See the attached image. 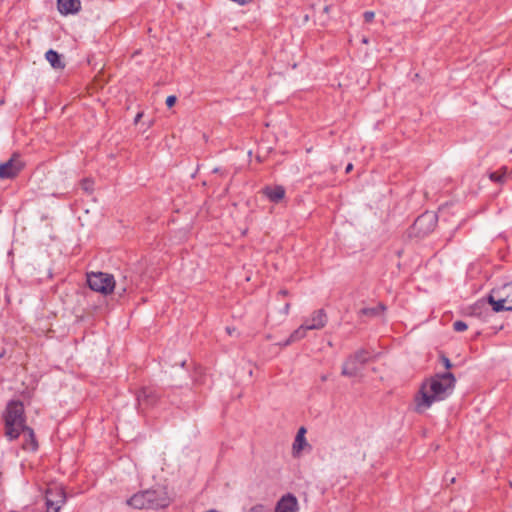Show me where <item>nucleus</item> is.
<instances>
[{
	"label": "nucleus",
	"mask_w": 512,
	"mask_h": 512,
	"mask_svg": "<svg viewBox=\"0 0 512 512\" xmlns=\"http://www.w3.org/2000/svg\"><path fill=\"white\" fill-rule=\"evenodd\" d=\"M142 116V114H137L136 118H135V122L137 123L138 119Z\"/></svg>",
	"instance_id": "33"
},
{
	"label": "nucleus",
	"mask_w": 512,
	"mask_h": 512,
	"mask_svg": "<svg viewBox=\"0 0 512 512\" xmlns=\"http://www.w3.org/2000/svg\"><path fill=\"white\" fill-rule=\"evenodd\" d=\"M58 10L63 15L77 13L81 8L79 0H57Z\"/></svg>",
	"instance_id": "13"
},
{
	"label": "nucleus",
	"mask_w": 512,
	"mask_h": 512,
	"mask_svg": "<svg viewBox=\"0 0 512 512\" xmlns=\"http://www.w3.org/2000/svg\"><path fill=\"white\" fill-rule=\"evenodd\" d=\"M500 101L503 106L512 109V94L511 95H501Z\"/></svg>",
	"instance_id": "22"
},
{
	"label": "nucleus",
	"mask_w": 512,
	"mask_h": 512,
	"mask_svg": "<svg viewBox=\"0 0 512 512\" xmlns=\"http://www.w3.org/2000/svg\"><path fill=\"white\" fill-rule=\"evenodd\" d=\"M150 495L151 493H147L145 490L134 494L126 501V503L135 509H149L148 497H150Z\"/></svg>",
	"instance_id": "12"
},
{
	"label": "nucleus",
	"mask_w": 512,
	"mask_h": 512,
	"mask_svg": "<svg viewBox=\"0 0 512 512\" xmlns=\"http://www.w3.org/2000/svg\"><path fill=\"white\" fill-rule=\"evenodd\" d=\"M176 101H177L176 96H174V95H170V96H168V97L166 98V105H167V107H168V108L173 107V106L175 105Z\"/></svg>",
	"instance_id": "24"
},
{
	"label": "nucleus",
	"mask_w": 512,
	"mask_h": 512,
	"mask_svg": "<svg viewBox=\"0 0 512 512\" xmlns=\"http://www.w3.org/2000/svg\"><path fill=\"white\" fill-rule=\"evenodd\" d=\"M436 224V215L434 213H424L414 222V228L423 234L432 231Z\"/></svg>",
	"instance_id": "11"
},
{
	"label": "nucleus",
	"mask_w": 512,
	"mask_h": 512,
	"mask_svg": "<svg viewBox=\"0 0 512 512\" xmlns=\"http://www.w3.org/2000/svg\"><path fill=\"white\" fill-rule=\"evenodd\" d=\"M369 359V353L365 350H359L350 356L343 364L342 375L347 377H359L366 362Z\"/></svg>",
	"instance_id": "5"
},
{
	"label": "nucleus",
	"mask_w": 512,
	"mask_h": 512,
	"mask_svg": "<svg viewBox=\"0 0 512 512\" xmlns=\"http://www.w3.org/2000/svg\"><path fill=\"white\" fill-rule=\"evenodd\" d=\"M327 379H328L327 375H322L321 376V381L325 382Z\"/></svg>",
	"instance_id": "32"
},
{
	"label": "nucleus",
	"mask_w": 512,
	"mask_h": 512,
	"mask_svg": "<svg viewBox=\"0 0 512 512\" xmlns=\"http://www.w3.org/2000/svg\"><path fill=\"white\" fill-rule=\"evenodd\" d=\"M455 377L452 373L446 372L442 375H436L425 382L416 397V411L422 413L426 411L435 401L445 399L453 390Z\"/></svg>",
	"instance_id": "1"
},
{
	"label": "nucleus",
	"mask_w": 512,
	"mask_h": 512,
	"mask_svg": "<svg viewBox=\"0 0 512 512\" xmlns=\"http://www.w3.org/2000/svg\"><path fill=\"white\" fill-rule=\"evenodd\" d=\"M146 491H147V493H151L150 497H148L149 509L165 508L171 502V498L168 495V492L165 487H159L157 489H149Z\"/></svg>",
	"instance_id": "8"
},
{
	"label": "nucleus",
	"mask_w": 512,
	"mask_h": 512,
	"mask_svg": "<svg viewBox=\"0 0 512 512\" xmlns=\"http://www.w3.org/2000/svg\"><path fill=\"white\" fill-rule=\"evenodd\" d=\"M374 12L372 11H366L364 13V19L366 22H371L374 19Z\"/></svg>",
	"instance_id": "26"
},
{
	"label": "nucleus",
	"mask_w": 512,
	"mask_h": 512,
	"mask_svg": "<svg viewBox=\"0 0 512 512\" xmlns=\"http://www.w3.org/2000/svg\"><path fill=\"white\" fill-rule=\"evenodd\" d=\"M363 43L367 44L368 43V40L366 38H363L362 40Z\"/></svg>",
	"instance_id": "35"
},
{
	"label": "nucleus",
	"mask_w": 512,
	"mask_h": 512,
	"mask_svg": "<svg viewBox=\"0 0 512 512\" xmlns=\"http://www.w3.org/2000/svg\"><path fill=\"white\" fill-rule=\"evenodd\" d=\"M307 331H309V329L306 328L305 323H302V325H300L296 330H294L291 333V335L289 336V338L286 341H284L283 343H280L279 345L285 347V346L290 345L291 343L297 342L306 337Z\"/></svg>",
	"instance_id": "17"
},
{
	"label": "nucleus",
	"mask_w": 512,
	"mask_h": 512,
	"mask_svg": "<svg viewBox=\"0 0 512 512\" xmlns=\"http://www.w3.org/2000/svg\"><path fill=\"white\" fill-rule=\"evenodd\" d=\"M66 496L62 487L50 486L46 490L47 512H59L65 503Z\"/></svg>",
	"instance_id": "6"
},
{
	"label": "nucleus",
	"mask_w": 512,
	"mask_h": 512,
	"mask_svg": "<svg viewBox=\"0 0 512 512\" xmlns=\"http://www.w3.org/2000/svg\"><path fill=\"white\" fill-rule=\"evenodd\" d=\"M226 332L232 336L235 332H236V329L235 328H232V327H227L226 328Z\"/></svg>",
	"instance_id": "30"
},
{
	"label": "nucleus",
	"mask_w": 512,
	"mask_h": 512,
	"mask_svg": "<svg viewBox=\"0 0 512 512\" xmlns=\"http://www.w3.org/2000/svg\"><path fill=\"white\" fill-rule=\"evenodd\" d=\"M6 436L16 439L21 435V430L26 428L24 418V407L20 401H11L7 405L5 415Z\"/></svg>",
	"instance_id": "2"
},
{
	"label": "nucleus",
	"mask_w": 512,
	"mask_h": 512,
	"mask_svg": "<svg viewBox=\"0 0 512 512\" xmlns=\"http://www.w3.org/2000/svg\"><path fill=\"white\" fill-rule=\"evenodd\" d=\"M87 282L92 290L104 295L110 294L116 287L114 277L103 272H92L88 274Z\"/></svg>",
	"instance_id": "4"
},
{
	"label": "nucleus",
	"mask_w": 512,
	"mask_h": 512,
	"mask_svg": "<svg viewBox=\"0 0 512 512\" xmlns=\"http://www.w3.org/2000/svg\"><path fill=\"white\" fill-rule=\"evenodd\" d=\"M305 433L306 429L304 427H301L297 432V435L293 443V451L295 454L300 453L303 450L304 446L307 445Z\"/></svg>",
	"instance_id": "19"
},
{
	"label": "nucleus",
	"mask_w": 512,
	"mask_h": 512,
	"mask_svg": "<svg viewBox=\"0 0 512 512\" xmlns=\"http://www.w3.org/2000/svg\"><path fill=\"white\" fill-rule=\"evenodd\" d=\"M264 195L272 202H279L285 196V189L283 186L266 187L263 190Z\"/></svg>",
	"instance_id": "16"
},
{
	"label": "nucleus",
	"mask_w": 512,
	"mask_h": 512,
	"mask_svg": "<svg viewBox=\"0 0 512 512\" xmlns=\"http://www.w3.org/2000/svg\"><path fill=\"white\" fill-rule=\"evenodd\" d=\"M289 307H290V305H289V304H286V305H285V312H286V313H288Z\"/></svg>",
	"instance_id": "34"
},
{
	"label": "nucleus",
	"mask_w": 512,
	"mask_h": 512,
	"mask_svg": "<svg viewBox=\"0 0 512 512\" xmlns=\"http://www.w3.org/2000/svg\"><path fill=\"white\" fill-rule=\"evenodd\" d=\"M352 169H353V165H352L351 163H349V164L346 166L345 171H346V173H349L350 171H352Z\"/></svg>",
	"instance_id": "31"
},
{
	"label": "nucleus",
	"mask_w": 512,
	"mask_h": 512,
	"mask_svg": "<svg viewBox=\"0 0 512 512\" xmlns=\"http://www.w3.org/2000/svg\"><path fill=\"white\" fill-rule=\"evenodd\" d=\"M453 328L456 332H463L468 328V326L464 321L459 320L453 323Z\"/></svg>",
	"instance_id": "23"
},
{
	"label": "nucleus",
	"mask_w": 512,
	"mask_h": 512,
	"mask_svg": "<svg viewBox=\"0 0 512 512\" xmlns=\"http://www.w3.org/2000/svg\"><path fill=\"white\" fill-rule=\"evenodd\" d=\"M126 291H127V287H125V286H123V287H119V288H118V294H119V296L124 295V294L126 293Z\"/></svg>",
	"instance_id": "29"
},
{
	"label": "nucleus",
	"mask_w": 512,
	"mask_h": 512,
	"mask_svg": "<svg viewBox=\"0 0 512 512\" xmlns=\"http://www.w3.org/2000/svg\"><path fill=\"white\" fill-rule=\"evenodd\" d=\"M46 60L56 70H62L65 67L64 62L61 60V56L53 49L48 50L45 53Z\"/></svg>",
	"instance_id": "18"
},
{
	"label": "nucleus",
	"mask_w": 512,
	"mask_h": 512,
	"mask_svg": "<svg viewBox=\"0 0 512 512\" xmlns=\"http://www.w3.org/2000/svg\"><path fill=\"white\" fill-rule=\"evenodd\" d=\"M487 300L494 312L512 311V283L492 289Z\"/></svg>",
	"instance_id": "3"
},
{
	"label": "nucleus",
	"mask_w": 512,
	"mask_h": 512,
	"mask_svg": "<svg viewBox=\"0 0 512 512\" xmlns=\"http://www.w3.org/2000/svg\"><path fill=\"white\" fill-rule=\"evenodd\" d=\"M93 181L90 180V179H84L82 182H81V187L84 191L90 193L93 191Z\"/></svg>",
	"instance_id": "21"
},
{
	"label": "nucleus",
	"mask_w": 512,
	"mask_h": 512,
	"mask_svg": "<svg viewBox=\"0 0 512 512\" xmlns=\"http://www.w3.org/2000/svg\"><path fill=\"white\" fill-rule=\"evenodd\" d=\"M511 283H512V281H511Z\"/></svg>",
	"instance_id": "37"
},
{
	"label": "nucleus",
	"mask_w": 512,
	"mask_h": 512,
	"mask_svg": "<svg viewBox=\"0 0 512 512\" xmlns=\"http://www.w3.org/2000/svg\"><path fill=\"white\" fill-rule=\"evenodd\" d=\"M507 177V168L503 167L501 171L491 172L489 174V178L497 183H503L505 182V179Z\"/></svg>",
	"instance_id": "20"
},
{
	"label": "nucleus",
	"mask_w": 512,
	"mask_h": 512,
	"mask_svg": "<svg viewBox=\"0 0 512 512\" xmlns=\"http://www.w3.org/2000/svg\"><path fill=\"white\" fill-rule=\"evenodd\" d=\"M21 434L24 436V442L22 448L27 451H35L38 447L34 432L31 428L26 427L21 430Z\"/></svg>",
	"instance_id": "15"
},
{
	"label": "nucleus",
	"mask_w": 512,
	"mask_h": 512,
	"mask_svg": "<svg viewBox=\"0 0 512 512\" xmlns=\"http://www.w3.org/2000/svg\"><path fill=\"white\" fill-rule=\"evenodd\" d=\"M362 314H365V315H372L375 313V309L374 308H364L361 310Z\"/></svg>",
	"instance_id": "27"
},
{
	"label": "nucleus",
	"mask_w": 512,
	"mask_h": 512,
	"mask_svg": "<svg viewBox=\"0 0 512 512\" xmlns=\"http://www.w3.org/2000/svg\"><path fill=\"white\" fill-rule=\"evenodd\" d=\"M280 293H281L282 295H286V293H287V292H286L285 290H282V291H280Z\"/></svg>",
	"instance_id": "36"
},
{
	"label": "nucleus",
	"mask_w": 512,
	"mask_h": 512,
	"mask_svg": "<svg viewBox=\"0 0 512 512\" xmlns=\"http://www.w3.org/2000/svg\"><path fill=\"white\" fill-rule=\"evenodd\" d=\"M442 361H443L444 366L447 369H449L451 367V362H450V360L447 357H442Z\"/></svg>",
	"instance_id": "28"
},
{
	"label": "nucleus",
	"mask_w": 512,
	"mask_h": 512,
	"mask_svg": "<svg viewBox=\"0 0 512 512\" xmlns=\"http://www.w3.org/2000/svg\"><path fill=\"white\" fill-rule=\"evenodd\" d=\"M157 395L152 389L144 388L138 394L137 400L140 407H148L156 402Z\"/></svg>",
	"instance_id": "14"
},
{
	"label": "nucleus",
	"mask_w": 512,
	"mask_h": 512,
	"mask_svg": "<svg viewBox=\"0 0 512 512\" xmlns=\"http://www.w3.org/2000/svg\"><path fill=\"white\" fill-rule=\"evenodd\" d=\"M24 163L18 154L13 156L6 162L0 164V179H11L16 177L23 169Z\"/></svg>",
	"instance_id": "7"
},
{
	"label": "nucleus",
	"mask_w": 512,
	"mask_h": 512,
	"mask_svg": "<svg viewBox=\"0 0 512 512\" xmlns=\"http://www.w3.org/2000/svg\"><path fill=\"white\" fill-rule=\"evenodd\" d=\"M327 321L328 317L324 309H318L305 318L303 323H305L306 328L309 330H320L326 326Z\"/></svg>",
	"instance_id": "9"
},
{
	"label": "nucleus",
	"mask_w": 512,
	"mask_h": 512,
	"mask_svg": "<svg viewBox=\"0 0 512 512\" xmlns=\"http://www.w3.org/2000/svg\"><path fill=\"white\" fill-rule=\"evenodd\" d=\"M248 512H268L265 506L263 505H256L253 506L251 509H249Z\"/></svg>",
	"instance_id": "25"
},
{
	"label": "nucleus",
	"mask_w": 512,
	"mask_h": 512,
	"mask_svg": "<svg viewBox=\"0 0 512 512\" xmlns=\"http://www.w3.org/2000/svg\"><path fill=\"white\" fill-rule=\"evenodd\" d=\"M275 512H299L297 498L291 493L283 495L275 506Z\"/></svg>",
	"instance_id": "10"
}]
</instances>
